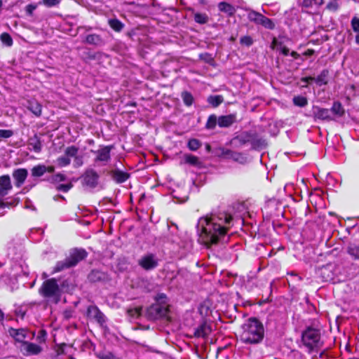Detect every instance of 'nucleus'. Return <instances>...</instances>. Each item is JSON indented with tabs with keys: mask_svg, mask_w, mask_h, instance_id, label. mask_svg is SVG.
<instances>
[{
	"mask_svg": "<svg viewBox=\"0 0 359 359\" xmlns=\"http://www.w3.org/2000/svg\"><path fill=\"white\" fill-rule=\"evenodd\" d=\"M40 334H41V336H42V337H44V336H45V334H46V332H45V331H44V330H41V331H40Z\"/></svg>",
	"mask_w": 359,
	"mask_h": 359,
	"instance_id": "774afa93",
	"label": "nucleus"
},
{
	"mask_svg": "<svg viewBox=\"0 0 359 359\" xmlns=\"http://www.w3.org/2000/svg\"><path fill=\"white\" fill-rule=\"evenodd\" d=\"M201 146V143L197 139H191L188 142V147L191 151H196Z\"/></svg>",
	"mask_w": 359,
	"mask_h": 359,
	"instance_id": "37998d69",
	"label": "nucleus"
},
{
	"mask_svg": "<svg viewBox=\"0 0 359 359\" xmlns=\"http://www.w3.org/2000/svg\"><path fill=\"white\" fill-rule=\"evenodd\" d=\"M355 42L359 44V32H357V34L355 36Z\"/></svg>",
	"mask_w": 359,
	"mask_h": 359,
	"instance_id": "69168bd1",
	"label": "nucleus"
},
{
	"mask_svg": "<svg viewBox=\"0 0 359 359\" xmlns=\"http://www.w3.org/2000/svg\"><path fill=\"white\" fill-rule=\"evenodd\" d=\"M288 275L291 276H294L295 278H297L299 280H301V278L299 276H298L294 272H290V273H287Z\"/></svg>",
	"mask_w": 359,
	"mask_h": 359,
	"instance_id": "680f3d73",
	"label": "nucleus"
},
{
	"mask_svg": "<svg viewBox=\"0 0 359 359\" xmlns=\"http://www.w3.org/2000/svg\"><path fill=\"white\" fill-rule=\"evenodd\" d=\"M99 175L93 169H88L83 175V180L85 185L95 188L98 184Z\"/></svg>",
	"mask_w": 359,
	"mask_h": 359,
	"instance_id": "9b49d317",
	"label": "nucleus"
},
{
	"mask_svg": "<svg viewBox=\"0 0 359 359\" xmlns=\"http://www.w3.org/2000/svg\"><path fill=\"white\" fill-rule=\"evenodd\" d=\"M271 48L279 50L284 55H287L290 52L289 48L284 46L281 41H278L276 39H273L271 43Z\"/></svg>",
	"mask_w": 359,
	"mask_h": 359,
	"instance_id": "cd10ccee",
	"label": "nucleus"
},
{
	"mask_svg": "<svg viewBox=\"0 0 359 359\" xmlns=\"http://www.w3.org/2000/svg\"><path fill=\"white\" fill-rule=\"evenodd\" d=\"M185 161L187 163L196 165L198 163V158L193 155H187L185 156Z\"/></svg>",
	"mask_w": 359,
	"mask_h": 359,
	"instance_id": "a18cd8bd",
	"label": "nucleus"
},
{
	"mask_svg": "<svg viewBox=\"0 0 359 359\" xmlns=\"http://www.w3.org/2000/svg\"><path fill=\"white\" fill-rule=\"evenodd\" d=\"M29 145L32 147L33 150L36 153L41 151V142L37 135H34L29 139Z\"/></svg>",
	"mask_w": 359,
	"mask_h": 359,
	"instance_id": "a878e982",
	"label": "nucleus"
},
{
	"mask_svg": "<svg viewBox=\"0 0 359 359\" xmlns=\"http://www.w3.org/2000/svg\"><path fill=\"white\" fill-rule=\"evenodd\" d=\"M324 3V0H303L302 4L305 7H311L313 5L320 6Z\"/></svg>",
	"mask_w": 359,
	"mask_h": 359,
	"instance_id": "79ce46f5",
	"label": "nucleus"
},
{
	"mask_svg": "<svg viewBox=\"0 0 359 359\" xmlns=\"http://www.w3.org/2000/svg\"><path fill=\"white\" fill-rule=\"evenodd\" d=\"M315 78L314 77H312V76H308V77H304L302 79V81L304 82V83H310L311 81H315L314 80Z\"/></svg>",
	"mask_w": 359,
	"mask_h": 359,
	"instance_id": "6e6d98bb",
	"label": "nucleus"
},
{
	"mask_svg": "<svg viewBox=\"0 0 359 359\" xmlns=\"http://www.w3.org/2000/svg\"><path fill=\"white\" fill-rule=\"evenodd\" d=\"M290 55L292 57H293L295 59H297L299 57V55L295 51L291 52Z\"/></svg>",
	"mask_w": 359,
	"mask_h": 359,
	"instance_id": "052dcab7",
	"label": "nucleus"
},
{
	"mask_svg": "<svg viewBox=\"0 0 359 359\" xmlns=\"http://www.w3.org/2000/svg\"><path fill=\"white\" fill-rule=\"evenodd\" d=\"M219 154L218 156L219 157H222L226 159H231L241 164H244L248 161L247 157L242 153L234 151L223 147L219 148Z\"/></svg>",
	"mask_w": 359,
	"mask_h": 359,
	"instance_id": "6e6552de",
	"label": "nucleus"
},
{
	"mask_svg": "<svg viewBox=\"0 0 359 359\" xmlns=\"http://www.w3.org/2000/svg\"><path fill=\"white\" fill-rule=\"evenodd\" d=\"M240 335L241 341L246 344H257L260 343L264 336V329L262 323L257 319L252 318L242 326Z\"/></svg>",
	"mask_w": 359,
	"mask_h": 359,
	"instance_id": "f03ea898",
	"label": "nucleus"
},
{
	"mask_svg": "<svg viewBox=\"0 0 359 359\" xmlns=\"http://www.w3.org/2000/svg\"><path fill=\"white\" fill-rule=\"evenodd\" d=\"M107 278V275L98 270H93L88 275V279L91 282H98L104 280Z\"/></svg>",
	"mask_w": 359,
	"mask_h": 359,
	"instance_id": "5701e85b",
	"label": "nucleus"
},
{
	"mask_svg": "<svg viewBox=\"0 0 359 359\" xmlns=\"http://www.w3.org/2000/svg\"><path fill=\"white\" fill-rule=\"evenodd\" d=\"M12 189L11 179L8 175L0 177V196H4L8 194Z\"/></svg>",
	"mask_w": 359,
	"mask_h": 359,
	"instance_id": "6ab92c4d",
	"label": "nucleus"
},
{
	"mask_svg": "<svg viewBox=\"0 0 359 359\" xmlns=\"http://www.w3.org/2000/svg\"><path fill=\"white\" fill-rule=\"evenodd\" d=\"M109 25L116 32H120L123 27V24L118 19L109 20Z\"/></svg>",
	"mask_w": 359,
	"mask_h": 359,
	"instance_id": "c9c22d12",
	"label": "nucleus"
},
{
	"mask_svg": "<svg viewBox=\"0 0 359 359\" xmlns=\"http://www.w3.org/2000/svg\"><path fill=\"white\" fill-rule=\"evenodd\" d=\"M79 148L76 146H69L65 148L64 155L59 156L56 159V163L58 167L63 168L71 163V158H74L73 165L74 168H79L83 164V156L79 155Z\"/></svg>",
	"mask_w": 359,
	"mask_h": 359,
	"instance_id": "20e7f679",
	"label": "nucleus"
},
{
	"mask_svg": "<svg viewBox=\"0 0 359 359\" xmlns=\"http://www.w3.org/2000/svg\"><path fill=\"white\" fill-rule=\"evenodd\" d=\"M112 357H113L112 355L107 354L104 356H102V359H111Z\"/></svg>",
	"mask_w": 359,
	"mask_h": 359,
	"instance_id": "e2e57ef3",
	"label": "nucleus"
},
{
	"mask_svg": "<svg viewBox=\"0 0 359 359\" xmlns=\"http://www.w3.org/2000/svg\"><path fill=\"white\" fill-rule=\"evenodd\" d=\"M346 252L354 259H359V245L349 243L346 248Z\"/></svg>",
	"mask_w": 359,
	"mask_h": 359,
	"instance_id": "bb28decb",
	"label": "nucleus"
},
{
	"mask_svg": "<svg viewBox=\"0 0 359 359\" xmlns=\"http://www.w3.org/2000/svg\"><path fill=\"white\" fill-rule=\"evenodd\" d=\"M32 175L34 177H41L45 172H46L47 169L46 166L44 165H38L32 168Z\"/></svg>",
	"mask_w": 359,
	"mask_h": 359,
	"instance_id": "72a5a7b5",
	"label": "nucleus"
},
{
	"mask_svg": "<svg viewBox=\"0 0 359 359\" xmlns=\"http://www.w3.org/2000/svg\"><path fill=\"white\" fill-rule=\"evenodd\" d=\"M13 132L11 130L0 129V138H9L13 136Z\"/></svg>",
	"mask_w": 359,
	"mask_h": 359,
	"instance_id": "09e8293b",
	"label": "nucleus"
},
{
	"mask_svg": "<svg viewBox=\"0 0 359 359\" xmlns=\"http://www.w3.org/2000/svg\"><path fill=\"white\" fill-rule=\"evenodd\" d=\"M218 8L221 12L225 13L230 16L233 15L236 12V9L232 5L224 1L220 2L218 4Z\"/></svg>",
	"mask_w": 359,
	"mask_h": 359,
	"instance_id": "b1692460",
	"label": "nucleus"
},
{
	"mask_svg": "<svg viewBox=\"0 0 359 359\" xmlns=\"http://www.w3.org/2000/svg\"><path fill=\"white\" fill-rule=\"evenodd\" d=\"M0 39L1 42L6 45L7 46H11L13 44V39L9 34L8 33H3L0 36Z\"/></svg>",
	"mask_w": 359,
	"mask_h": 359,
	"instance_id": "a19ab883",
	"label": "nucleus"
},
{
	"mask_svg": "<svg viewBox=\"0 0 359 359\" xmlns=\"http://www.w3.org/2000/svg\"><path fill=\"white\" fill-rule=\"evenodd\" d=\"M72 266L66 258L65 260L57 262L55 266L54 267L53 273L60 272L64 269H69Z\"/></svg>",
	"mask_w": 359,
	"mask_h": 359,
	"instance_id": "2f4dec72",
	"label": "nucleus"
},
{
	"mask_svg": "<svg viewBox=\"0 0 359 359\" xmlns=\"http://www.w3.org/2000/svg\"><path fill=\"white\" fill-rule=\"evenodd\" d=\"M262 15V14L258 12L250 11L248 14V18L250 21L253 22L257 25H259Z\"/></svg>",
	"mask_w": 359,
	"mask_h": 359,
	"instance_id": "f704fd0d",
	"label": "nucleus"
},
{
	"mask_svg": "<svg viewBox=\"0 0 359 359\" xmlns=\"http://www.w3.org/2000/svg\"><path fill=\"white\" fill-rule=\"evenodd\" d=\"M236 121V115L231 114L226 116H220L218 117V126L221 128L230 127Z\"/></svg>",
	"mask_w": 359,
	"mask_h": 359,
	"instance_id": "aec40b11",
	"label": "nucleus"
},
{
	"mask_svg": "<svg viewBox=\"0 0 359 359\" xmlns=\"http://www.w3.org/2000/svg\"><path fill=\"white\" fill-rule=\"evenodd\" d=\"M293 103L298 107H304L308 104L307 99L303 96H295L293 98Z\"/></svg>",
	"mask_w": 359,
	"mask_h": 359,
	"instance_id": "ea45409f",
	"label": "nucleus"
},
{
	"mask_svg": "<svg viewBox=\"0 0 359 359\" xmlns=\"http://www.w3.org/2000/svg\"><path fill=\"white\" fill-rule=\"evenodd\" d=\"M25 208L27 209L34 210V208L33 207L32 202L28 199L25 201Z\"/></svg>",
	"mask_w": 359,
	"mask_h": 359,
	"instance_id": "4d7b16f0",
	"label": "nucleus"
},
{
	"mask_svg": "<svg viewBox=\"0 0 359 359\" xmlns=\"http://www.w3.org/2000/svg\"><path fill=\"white\" fill-rule=\"evenodd\" d=\"M60 1V0H43V3L48 6H53L58 4Z\"/></svg>",
	"mask_w": 359,
	"mask_h": 359,
	"instance_id": "5fc2aeb1",
	"label": "nucleus"
},
{
	"mask_svg": "<svg viewBox=\"0 0 359 359\" xmlns=\"http://www.w3.org/2000/svg\"><path fill=\"white\" fill-rule=\"evenodd\" d=\"M312 113L314 118L321 121H330L334 120V117L331 116V111L328 109L321 108L318 106H313Z\"/></svg>",
	"mask_w": 359,
	"mask_h": 359,
	"instance_id": "f8f14e48",
	"label": "nucleus"
},
{
	"mask_svg": "<svg viewBox=\"0 0 359 359\" xmlns=\"http://www.w3.org/2000/svg\"><path fill=\"white\" fill-rule=\"evenodd\" d=\"M169 308L166 304L156 303L150 306L146 311V316L149 320H157L159 318L169 319Z\"/></svg>",
	"mask_w": 359,
	"mask_h": 359,
	"instance_id": "423d86ee",
	"label": "nucleus"
},
{
	"mask_svg": "<svg viewBox=\"0 0 359 359\" xmlns=\"http://www.w3.org/2000/svg\"><path fill=\"white\" fill-rule=\"evenodd\" d=\"M328 70L323 69L321 73L315 78V81L318 86L326 85L327 83Z\"/></svg>",
	"mask_w": 359,
	"mask_h": 359,
	"instance_id": "7c9ffc66",
	"label": "nucleus"
},
{
	"mask_svg": "<svg viewBox=\"0 0 359 359\" xmlns=\"http://www.w3.org/2000/svg\"><path fill=\"white\" fill-rule=\"evenodd\" d=\"M211 332L210 327L206 324L203 323L199 325L195 330L194 335L197 337H206Z\"/></svg>",
	"mask_w": 359,
	"mask_h": 359,
	"instance_id": "4be33fe9",
	"label": "nucleus"
},
{
	"mask_svg": "<svg viewBox=\"0 0 359 359\" xmlns=\"http://www.w3.org/2000/svg\"><path fill=\"white\" fill-rule=\"evenodd\" d=\"M232 217L225 212L201 217L197 224L199 240L207 247L217 244L231 226Z\"/></svg>",
	"mask_w": 359,
	"mask_h": 359,
	"instance_id": "f257e3e1",
	"label": "nucleus"
},
{
	"mask_svg": "<svg viewBox=\"0 0 359 359\" xmlns=\"http://www.w3.org/2000/svg\"><path fill=\"white\" fill-rule=\"evenodd\" d=\"M240 42L243 45L250 46L253 43V40L250 36H244L241 38Z\"/></svg>",
	"mask_w": 359,
	"mask_h": 359,
	"instance_id": "49530a36",
	"label": "nucleus"
},
{
	"mask_svg": "<svg viewBox=\"0 0 359 359\" xmlns=\"http://www.w3.org/2000/svg\"><path fill=\"white\" fill-rule=\"evenodd\" d=\"M333 266L332 264H327L320 267L318 272L322 277L323 281L327 282L333 280Z\"/></svg>",
	"mask_w": 359,
	"mask_h": 359,
	"instance_id": "f3484780",
	"label": "nucleus"
},
{
	"mask_svg": "<svg viewBox=\"0 0 359 359\" xmlns=\"http://www.w3.org/2000/svg\"><path fill=\"white\" fill-rule=\"evenodd\" d=\"M21 350L26 355H36L41 351V348L34 343L23 342Z\"/></svg>",
	"mask_w": 359,
	"mask_h": 359,
	"instance_id": "a211bd4d",
	"label": "nucleus"
},
{
	"mask_svg": "<svg viewBox=\"0 0 359 359\" xmlns=\"http://www.w3.org/2000/svg\"><path fill=\"white\" fill-rule=\"evenodd\" d=\"M92 29L91 27H79L78 31L81 32L83 30L84 32H90Z\"/></svg>",
	"mask_w": 359,
	"mask_h": 359,
	"instance_id": "13d9d810",
	"label": "nucleus"
},
{
	"mask_svg": "<svg viewBox=\"0 0 359 359\" xmlns=\"http://www.w3.org/2000/svg\"><path fill=\"white\" fill-rule=\"evenodd\" d=\"M138 264L144 270L150 271L157 267L158 259L155 255L149 253L138 260Z\"/></svg>",
	"mask_w": 359,
	"mask_h": 359,
	"instance_id": "1a4fd4ad",
	"label": "nucleus"
},
{
	"mask_svg": "<svg viewBox=\"0 0 359 359\" xmlns=\"http://www.w3.org/2000/svg\"><path fill=\"white\" fill-rule=\"evenodd\" d=\"M351 27L355 32H359V18L353 17L351 20Z\"/></svg>",
	"mask_w": 359,
	"mask_h": 359,
	"instance_id": "de8ad7c7",
	"label": "nucleus"
},
{
	"mask_svg": "<svg viewBox=\"0 0 359 359\" xmlns=\"http://www.w3.org/2000/svg\"><path fill=\"white\" fill-rule=\"evenodd\" d=\"M326 7L330 11H336L338 9L339 4L336 1H331L327 4Z\"/></svg>",
	"mask_w": 359,
	"mask_h": 359,
	"instance_id": "603ef678",
	"label": "nucleus"
},
{
	"mask_svg": "<svg viewBox=\"0 0 359 359\" xmlns=\"http://www.w3.org/2000/svg\"><path fill=\"white\" fill-rule=\"evenodd\" d=\"M28 175V171L25 168H18L13 171V177L15 180V185L20 187L25 182Z\"/></svg>",
	"mask_w": 359,
	"mask_h": 359,
	"instance_id": "2eb2a0df",
	"label": "nucleus"
},
{
	"mask_svg": "<svg viewBox=\"0 0 359 359\" xmlns=\"http://www.w3.org/2000/svg\"><path fill=\"white\" fill-rule=\"evenodd\" d=\"M72 187V184L69 183L67 184H59L56 187V189L57 191H61L63 192H67Z\"/></svg>",
	"mask_w": 359,
	"mask_h": 359,
	"instance_id": "8fccbe9b",
	"label": "nucleus"
},
{
	"mask_svg": "<svg viewBox=\"0 0 359 359\" xmlns=\"http://www.w3.org/2000/svg\"><path fill=\"white\" fill-rule=\"evenodd\" d=\"M111 178L117 184L125 182L130 177V174L119 169H114L109 172Z\"/></svg>",
	"mask_w": 359,
	"mask_h": 359,
	"instance_id": "4468645a",
	"label": "nucleus"
},
{
	"mask_svg": "<svg viewBox=\"0 0 359 359\" xmlns=\"http://www.w3.org/2000/svg\"><path fill=\"white\" fill-rule=\"evenodd\" d=\"M57 198L65 200V197L62 196V195H57L54 197L55 201H57Z\"/></svg>",
	"mask_w": 359,
	"mask_h": 359,
	"instance_id": "0e129e2a",
	"label": "nucleus"
},
{
	"mask_svg": "<svg viewBox=\"0 0 359 359\" xmlns=\"http://www.w3.org/2000/svg\"><path fill=\"white\" fill-rule=\"evenodd\" d=\"M217 123L218 124V118L216 115L212 114L208 117L205 127L208 129H214Z\"/></svg>",
	"mask_w": 359,
	"mask_h": 359,
	"instance_id": "e433bc0d",
	"label": "nucleus"
},
{
	"mask_svg": "<svg viewBox=\"0 0 359 359\" xmlns=\"http://www.w3.org/2000/svg\"><path fill=\"white\" fill-rule=\"evenodd\" d=\"M302 341L309 352L319 348L323 345L320 331L312 327H308L302 333Z\"/></svg>",
	"mask_w": 359,
	"mask_h": 359,
	"instance_id": "39448f33",
	"label": "nucleus"
},
{
	"mask_svg": "<svg viewBox=\"0 0 359 359\" xmlns=\"http://www.w3.org/2000/svg\"><path fill=\"white\" fill-rule=\"evenodd\" d=\"M39 292L48 302L57 304L60 299L61 292L56 280L54 278L45 280Z\"/></svg>",
	"mask_w": 359,
	"mask_h": 359,
	"instance_id": "7ed1b4c3",
	"label": "nucleus"
},
{
	"mask_svg": "<svg viewBox=\"0 0 359 359\" xmlns=\"http://www.w3.org/2000/svg\"><path fill=\"white\" fill-rule=\"evenodd\" d=\"M142 309L141 307H135L128 310V313L133 318H137L142 315Z\"/></svg>",
	"mask_w": 359,
	"mask_h": 359,
	"instance_id": "c03bdc74",
	"label": "nucleus"
},
{
	"mask_svg": "<svg viewBox=\"0 0 359 359\" xmlns=\"http://www.w3.org/2000/svg\"><path fill=\"white\" fill-rule=\"evenodd\" d=\"M36 8V6L34 4H29L26 6L25 11L27 15H32L34 11Z\"/></svg>",
	"mask_w": 359,
	"mask_h": 359,
	"instance_id": "864d4df0",
	"label": "nucleus"
},
{
	"mask_svg": "<svg viewBox=\"0 0 359 359\" xmlns=\"http://www.w3.org/2000/svg\"><path fill=\"white\" fill-rule=\"evenodd\" d=\"M87 317L97 323L100 326L103 327L106 323V317L104 314L98 309L97 306L90 305L87 309Z\"/></svg>",
	"mask_w": 359,
	"mask_h": 359,
	"instance_id": "9d476101",
	"label": "nucleus"
},
{
	"mask_svg": "<svg viewBox=\"0 0 359 359\" xmlns=\"http://www.w3.org/2000/svg\"><path fill=\"white\" fill-rule=\"evenodd\" d=\"M65 180H66V177L64 175L60 174V173L53 175L51 178V180L53 182H62V181H65Z\"/></svg>",
	"mask_w": 359,
	"mask_h": 359,
	"instance_id": "3c124183",
	"label": "nucleus"
},
{
	"mask_svg": "<svg viewBox=\"0 0 359 359\" xmlns=\"http://www.w3.org/2000/svg\"><path fill=\"white\" fill-rule=\"evenodd\" d=\"M259 25L269 29H273L275 27V25L272 20L264 15H262Z\"/></svg>",
	"mask_w": 359,
	"mask_h": 359,
	"instance_id": "4c0bfd02",
	"label": "nucleus"
},
{
	"mask_svg": "<svg viewBox=\"0 0 359 359\" xmlns=\"http://www.w3.org/2000/svg\"><path fill=\"white\" fill-rule=\"evenodd\" d=\"M182 98L185 105L191 106L193 104L194 97L190 93L187 91L182 92Z\"/></svg>",
	"mask_w": 359,
	"mask_h": 359,
	"instance_id": "58836bf2",
	"label": "nucleus"
},
{
	"mask_svg": "<svg viewBox=\"0 0 359 359\" xmlns=\"http://www.w3.org/2000/svg\"><path fill=\"white\" fill-rule=\"evenodd\" d=\"M3 319H4V313L1 311V310L0 309V320H1Z\"/></svg>",
	"mask_w": 359,
	"mask_h": 359,
	"instance_id": "338daca9",
	"label": "nucleus"
},
{
	"mask_svg": "<svg viewBox=\"0 0 359 359\" xmlns=\"http://www.w3.org/2000/svg\"><path fill=\"white\" fill-rule=\"evenodd\" d=\"M27 108L30 110L34 115L36 116H39L41 114V105L39 102L36 100H30L28 102Z\"/></svg>",
	"mask_w": 359,
	"mask_h": 359,
	"instance_id": "393cba45",
	"label": "nucleus"
},
{
	"mask_svg": "<svg viewBox=\"0 0 359 359\" xmlns=\"http://www.w3.org/2000/svg\"><path fill=\"white\" fill-rule=\"evenodd\" d=\"M83 42L95 46H101L104 43L102 37L97 34H89L86 35L83 39Z\"/></svg>",
	"mask_w": 359,
	"mask_h": 359,
	"instance_id": "dca6fc26",
	"label": "nucleus"
},
{
	"mask_svg": "<svg viewBox=\"0 0 359 359\" xmlns=\"http://www.w3.org/2000/svg\"><path fill=\"white\" fill-rule=\"evenodd\" d=\"M330 110L331 111V116L335 115L338 117H341L344 114V109L339 102H334Z\"/></svg>",
	"mask_w": 359,
	"mask_h": 359,
	"instance_id": "c85d7f7f",
	"label": "nucleus"
},
{
	"mask_svg": "<svg viewBox=\"0 0 359 359\" xmlns=\"http://www.w3.org/2000/svg\"><path fill=\"white\" fill-rule=\"evenodd\" d=\"M114 149L113 145L100 146L97 150H91L94 154V163L97 165H106L111 161V151Z\"/></svg>",
	"mask_w": 359,
	"mask_h": 359,
	"instance_id": "0eeeda50",
	"label": "nucleus"
},
{
	"mask_svg": "<svg viewBox=\"0 0 359 359\" xmlns=\"http://www.w3.org/2000/svg\"><path fill=\"white\" fill-rule=\"evenodd\" d=\"M46 169H47L46 172H50V173H53L55 171V168L53 166L46 167Z\"/></svg>",
	"mask_w": 359,
	"mask_h": 359,
	"instance_id": "bf43d9fd",
	"label": "nucleus"
},
{
	"mask_svg": "<svg viewBox=\"0 0 359 359\" xmlns=\"http://www.w3.org/2000/svg\"><path fill=\"white\" fill-rule=\"evenodd\" d=\"M224 101V98L222 95H210L208 98V102L214 107H218Z\"/></svg>",
	"mask_w": 359,
	"mask_h": 359,
	"instance_id": "473e14b6",
	"label": "nucleus"
},
{
	"mask_svg": "<svg viewBox=\"0 0 359 359\" xmlns=\"http://www.w3.org/2000/svg\"><path fill=\"white\" fill-rule=\"evenodd\" d=\"M87 252L83 249H74L70 252L69 256L67 257L72 267L76 266L79 262L84 259Z\"/></svg>",
	"mask_w": 359,
	"mask_h": 359,
	"instance_id": "ddd939ff",
	"label": "nucleus"
},
{
	"mask_svg": "<svg viewBox=\"0 0 359 359\" xmlns=\"http://www.w3.org/2000/svg\"><path fill=\"white\" fill-rule=\"evenodd\" d=\"M9 334L16 341L22 342L27 337V330L25 329H14L11 328L9 330Z\"/></svg>",
	"mask_w": 359,
	"mask_h": 359,
	"instance_id": "412c9836",
	"label": "nucleus"
},
{
	"mask_svg": "<svg viewBox=\"0 0 359 359\" xmlns=\"http://www.w3.org/2000/svg\"><path fill=\"white\" fill-rule=\"evenodd\" d=\"M194 20L200 25L206 24L209 21L208 15L205 13H194Z\"/></svg>",
	"mask_w": 359,
	"mask_h": 359,
	"instance_id": "c756f323",
	"label": "nucleus"
}]
</instances>
